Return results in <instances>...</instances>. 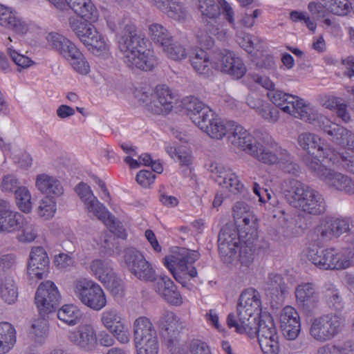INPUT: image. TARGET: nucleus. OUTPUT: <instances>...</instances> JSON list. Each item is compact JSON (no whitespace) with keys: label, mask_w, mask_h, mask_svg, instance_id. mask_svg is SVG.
Wrapping results in <instances>:
<instances>
[{"label":"nucleus","mask_w":354,"mask_h":354,"mask_svg":"<svg viewBox=\"0 0 354 354\" xmlns=\"http://www.w3.org/2000/svg\"><path fill=\"white\" fill-rule=\"evenodd\" d=\"M234 217L239 230L233 225L224 227L218 235V250L224 257L232 258L241 243L239 261L249 267L254 259L253 243L258 237L257 220L250 207L244 202H237L234 207Z\"/></svg>","instance_id":"nucleus-1"},{"label":"nucleus","mask_w":354,"mask_h":354,"mask_svg":"<svg viewBox=\"0 0 354 354\" xmlns=\"http://www.w3.org/2000/svg\"><path fill=\"white\" fill-rule=\"evenodd\" d=\"M124 263L129 270L139 279L156 281V292L167 302L174 306L183 303L182 296L174 282L167 276L156 279L154 270L140 252L135 248L126 250Z\"/></svg>","instance_id":"nucleus-2"},{"label":"nucleus","mask_w":354,"mask_h":354,"mask_svg":"<svg viewBox=\"0 0 354 354\" xmlns=\"http://www.w3.org/2000/svg\"><path fill=\"white\" fill-rule=\"evenodd\" d=\"M118 48L125 64L142 71H151L156 65V60L150 50L145 49V39L137 33L132 23H127L118 37Z\"/></svg>","instance_id":"nucleus-3"},{"label":"nucleus","mask_w":354,"mask_h":354,"mask_svg":"<svg viewBox=\"0 0 354 354\" xmlns=\"http://www.w3.org/2000/svg\"><path fill=\"white\" fill-rule=\"evenodd\" d=\"M184 104L190 120L213 139L221 140L228 136L234 126L235 122L218 117L208 106L198 99L190 98L185 100Z\"/></svg>","instance_id":"nucleus-4"},{"label":"nucleus","mask_w":354,"mask_h":354,"mask_svg":"<svg viewBox=\"0 0 354 354\" xmlns=\"http://www.w3.org/2000/svg\"><path fill=\"white\" fill-rule=\"evenodd\" d=\"M281 192L293 207L308 214L317 215L326 209L323 196L315 189L295 179L281 183Z\"/></svg>","instance_id":"nucleus-5"},{"label":"nucleus","mask_w":354,"mask_h":354,"mask_svg":"<svg viewBox=\"0 0 354 354\" xmlns=\"http://www.w3.org/2000/svg\"><path fill=\"white\" fill-rule=\"evenodd\" d=\"M265 312L261 311L260 294L253 288L245 290L240 295L236 307L237 318L233 313L227 315L226 322L230 328L243 334L247 328L258 321Z\"/></svg>","instance_id":"nucleus-6"},{"label":"nucleus","mask_w":354,"mask_h":354,"mask_svg":"<svg viewBox=\"0 0 354 354\" xmlns=\"http://www.w3.org/2000/svg\"><path fill=\"white\" fill-rule=\"evenodd\" d=\"M98 13L100 14L99 12ZM80 17V19H69L68 24L72 31L91 53L95 56L107 58L110 55V48L104 36L92 24H94L93 21Z\"/></svg>","instance_id":"nucleus-7"},{"label":"nucleus","mask_w":354,"mask_h":354,"mask_svg":"<svg viewBox=\"0 0 354 354\" xmlns=\"http://www.w3.org/2000/svg\"><path fill=\"white\" fill-rule=\"evenodd\" d=\"M268 97L276 106L290 115L309 123H317L321 127L322 117L313 106L297 95H290L279 90L270 91Z\"/></svg>","instance_id":"nucleus-8"},{"label":"nucleus","mask_w":354,"mask_h":354,"mask_svg":"<svg viewBox=\"0 0 354 354\" xmlns=\"http://www.w3.org/2000/svg\"><path fill=\"white\" fill-rule=\"evenodd\" d=\"M199 257L200 254L196 250L175 248L169 255L165 257L164 264L175 279L185 286L189 279L197 276L194 263Z\"/></svg>","instance_id":"nucleus-9"},{"label":"nucleus","mask_w":354,"mask_h":354,"mask_svg":"<svg viewBox=\"0 0 354 354\" xmlns=\"http://www.w3.org/2000/svg\"><path fill=\"white\" fill-rule=\"evenodd\" d=\"M75 192L84 203L88 213L93 214L100 221H102L111 232L118 236L124 239L126 233L121 223L109 212L94 196L91 187L84 183H79L75 187Z\"/></svg>","instance_id":"nucleus-10"},{"label":"nucleus","mask_w":354,"mask_h":354,"mask_svg":"<svg viewBox=\"0 0 354 354\" xmlns=\"http://www.w3.org/2000/svg\"><path fill=\"white\" fill-rule=\"evenodd\" d=\"M250 338L257 337L263 354H279V344L277 328L272 316L264 313L258 321L243 331Z\"/></svg>","instance_id":"nucleus-11"},{"label":"nucleus","mask_w":354,"mask_h":354,"mask_svg":"<svg viewBox=\"0 0 354 354\" xmlns=\"http://www.w3.org/2000/svg\"><path fill=\"white\" fill-rule=\"evenodd\" d=\"M321 119V128L330 136L331 141L348 151L342 153L340 158L342 166L354 174V133L344 127L332 122L326 117H322Z\"/></svg>","instance_id":"nucleus-12"},{"label":"nucleus","mask_w":354,"mask_h":354,"mask_svg":"<svg viewBox=\"0 0 354 354\" xmlns=\"http://www.w3.org/2000/svg\"><path fill=\"white\" fill-rule=\"evenodd\" d=\"M250 155L263 164L279 165L286 173L297 171V165L292 162L288 152L272 140L255 144Z\"/></svg>","instance_id":"nucleus-13"},{"label":"nucleus","mask_w":354,"mask_h":354,"mask_svg":"<svg viewBox=\"0 0 354 354\" xmlns=\"http://www.w3.org/2000/svg\"><path fill=\"white\" fill-rule=\"evenodd\" d=\"M71 288L74 297L89 309L100 311L107 304L104 290L100 284L91 279L78 278L73 282Z\"/></svg>","instance_id":"nucleus-14"},{"label":"nucleus","mask_w":354,"mask_h":354,"mask_svg":"<svg viewBox=\"0 0 354 354\" xmlns=\"http://www.w3.org/2000/svg\"><path fill=\"white\" fill-rule=\"evenodd\" d=\"M133 330L137 354H158L157 332L149 318L144 316L136 318L133 324Z\"/></svg>","instance_id":"nucleus-15"},{"label":"nucleus","mask_w":354,"mask_h":354,"mask_svg":"<svg viewBox=\"0 0 354 354\" xmlns=\"http://www.w3.org/2000/svg\"><path fill=\"white\" fill-rule=\"evenodd\" d=\"M100 322L120 343L127 344L131 339V333L126 319L116 308H108L100 315Z\"/></svg>","instance_id":"nucleus-16"},{"label":"nucleus","mask_w":354,"mask_h":354,"mask_svg":"<svg viewBox=\"0 0 354 354\" xmlns=\"http://www.w3.org/2000/svg\"><path fill=\"white\" fill-rule=\"evenodd\" d=\"M88 270L112 294L118 295L122 291V281L116 275L111 261L101 259H93L88 264Z\"/></svg>","instance_id":"nucleus-17"},{"label":"nucleus","mask_w":354,"mask_h":354,"mask_svg":"<svg viewBox=\"0 0 354 354\" xmlns=\"http://www.w3.org/2000/svg\"><path fill=\"white\" fill-rule=\"evenodd\" d=\"M342 319L335 315H327L312 320L309 333L310 336L320 342L332 339L342 329Z\"/></svg>","instance_id":"nucleus-18"},{"label":"nucleus","mask_w":354,"mask_h":354,"mask_svg":"<svg viewBox=\"0 0 354 354\" xmlns=\"http://www.w3.org/2000/svg\"><path fill=\"white\" fill-rule=\"evenodd\" d=\"M215 182L231 193L243 192L245 186L238 174L230 167L217 162H211L207 168Z\"/></svg>","instance_id":"nucleus-19"},{"label":"nucleus","mask_w":354,"mask_h":354,"mask_svg":"<svg viewBox=\"0 0 354 354\" xmlns=\"http://www.w3.org/2000/svg\"><path fill=\"white\" fill-rule=\"evenodd\" d=\"M216 70L227 74L234 79L242 78L247 72L242 59L234 52L223 49L216 52Z\"/></svg>","instance_id":"nucleus-20"},{"label":"nucleus","mask_w":354,"mask_h":354,"mask_svg":"<svg viewBox=\"0 0 354 354\" xmlns=\"http://www.w3.org/2000/svg\"><path fill=\"white\" fill-rule=\"evenodd\" d=\"M299 145L305 151L311 153L316 151L317 156L328 160L335 165L339 162V156L318 136L311 133H303L298 137Z\"/></svg>","instance_id":"nucleus-21"},{"label":"nucleus","mask_w":354,"mask_h":354,"mask_svg":"<svg viewBox=\"0 0 354 354\" xmlns=\"http://www.w3.org/2000/svg\"><path fill=\"white\" fill-rule=\"evenodd\" d=\"M68 339L73 346L84 351H92L97 344L95 328L91 323L81 324L69 331Z\"/></svg>","instance_id":"nucleus-22"},{"label":"nucleus","mask_w":354,"mask_h":354,"mask_svg":"<svg viewBox=\"0 0 354 354\" xmlns=\"http://www.w3.org/2000/svg\"><path fill=\"white\" fill-rule=\"evenodd\" d=\"M59 292L51 281H45L39 284L35 294V304L40 314L53 311L59 301Z\"/></svg>","instance_id":"nucleus-23"},{"label":"nucleus","mask_w":354,"mask_h":354,"mask_svg":"<svg viewBox=\"0 0 354 354\" xmlns=\"http://www.w3.org/2000/svg\"><path fill=\"white\" fill-rule=\"evenodd\" d=\"M49 258L45 249L41 246L31 248L27 264V274L30 280L37 281L47 275Z\"/></svg>","instance_id":"nucleus-24"},{"label":"nucleus","mask_w":354,"mask_h":354,"mask_svg":"<svg viewBox=\"0 0 354 354\" xmlns=\"http://www.w3.org/2000/svg\"><path fill=\"white\" fill-rule=\"evenodd\" d=\"M354 227V219L351 216L326 218L317 227L318 232L326 239L338 238L344 233H350Z\"/></svg>","instance_id":"nucleus-25"},{"label":"nucleus","mask_w":354,"mask_h":354,"mask_svg":"<svg viewBox=\"0 0 354 354\" xmlns=\"http://www.w3.org/2000/svg\"><path fill=\"white\" fill-rule=\"evenodd\" d=\"M198 8L203 16L209 19H216L221 15V10L233 28H235V17L233 8L226 0H198Z\"/></svg>","instance_id":"nucleus-26"},{"label":"nucleus","mask_w":354,"mask_h":354,"mask_svg":"<svg viewBox=\"0 0 354 354\" xmlns=\"http://www.w3.org/2000/svg\"><path fill=\"white\" fill-rule=\"evenodd\" d=\"M56 8L63 10L69 7L78 17L96 21L99 17L98 10L92 0H48Z\"/></svg>","instance_id":"nucleus-27"},{"label":"nucleus","mask_w":354,"mask_h":354,"mask_svg":"<svg viewBox=\"0 0 354 354\" xmlns=\"http://www.w3.org/2000/svg\"><path fill=\"white\" fill-rule=\"evenodd\" d=\"M279 324L284 337L290 340L295 339L301 330L299 313L292 306L284 307L279 314Z\"/></svg>","instance_id":"nucleus-28"},{"label":"nucleus","mask_w":354,"mask_h":354,"mask_svg":"<svg viewBox=\"0 0 354 354\" xmlns=\"http://www.w3.org/2000/svg\"><path fill=\"white\" fill-rule=\"evenodd\" d=\"M45 39L50 49L56 52L65 60L79 49L75 43L57 32H48L45 36Z\"/></svg>","instance_id":"nucleus-29"},{"label":"nucleus","mask_w":354,"mask_h":354,"mask_svg":"<svg viewBox=\"0 0 354 354\" xmlns=\"http://www.w3.org/2000/svg\"><path fill=\"white\" fill-rule=\"evenodd\" d=\"M20 214L14 210L10 201L0 198V233L11 234L20 227Z\"/></svg>","instance_id":"nucleus-30"},{"label":"nucleus","mask_w":354,"mask_h":354,"mask_svg":"<svg viewBox=\"0 0 354 354\" xmlns=\"http://www.w3.org/2000/svg\"><path fill=\"white\" fill-rule=\"evenodd\" d=\"M295 295L297 304L306 310L313 309L319 301V292L313 283H299L295 288Z\"/></svg>","instance_id":"nucleus-31"},{"label":"nucleus","mask_w":354,"mask_h":354,"mask_svg":"<svg viewBox=\"0 0 354 354\" xmlns=\"http://www.w3.org/2000/svg\"><path fill=\"white\" fill-rule=\"evenodd\" d=\"M228 141L234 147L239 148L247 153H251L257 143L254 137L241 125L234 123L230 133L227 136Z\"/></svg>","instance_id":"nucleus-32"},{"label":"nucleus","mask_w":354,"mask_h":354,"mask_svg":"<svg viewBox=\"0 0 354 354\" xmlns=\"http://www.w3.org/2000/svg\"><path fill=\"white\" fill-rule=\"evenodd\" d=\"M334 248L319 249L309 247L304 250L307 259L315 267L323 270H333V257Z\"/></svg>","instance_id":"nucleus-33"},{"label":"nucleus","mask_w":354,"mask_h":354,"mask_svg":"<svg viewBox=\"0 0 354 354\" xmlns=\"http://www.w3.org/2000/svg\"><path fill=\"white\" fill-rule=\"evenodd\" d=\"M306 165L320 180L329 187H333V183L342 178L344 174L324 166L316 157H311L306 160Z\"/></svg>","instance_id":"nucleus-34"},{"label":"nucleus","mask_w":354,"mask_h":354,"mask_svg":"<svg viewBox=\"0 0 354 354\" xmlns=\"http://www.w3.org/2000/svg\"><path fill=\"white\" fill-rule=\"evenodd\" d=\"M155 97L156 100L149 106L152 112L156 114H166L172 109L174 95L167 85L160 84L156 87Z\"/></svg>","instance_id":"nucleus-35"},{"label":"nucleus","mask_w":354,"mask_h":354,"mask_svg":"<svg viewBox=\"0 0 354 354\" xmlns=\"http://www.w3.org/2000/svg\"><path fill=\"white\" fill-rule=\"evenodd\" d=\"M35 185L40 193L46 196L59 197L64 194V187L59 180L46 173L36 176Z\"/></svg>","instance_id":"nucleus-36"},{"label":"nucleus","mask_w":354,"mask_h":354,"mask_svg":"<svg viewBox=\"0 0 354 354\" xmlns=\"http://www.w3.org/2000/svg\"><path fill=\"white\" fill-rule=\"evenodd\" d=\"M194 71L200 75L207 76L216 70V53L210 57L205 51H197L191 60Z\"/></svg>","instance_id":"nucleus-37"},{"label":"nucleus","mask_w":354,"mask_h":354,"mask_svg":"<svg viewBox=\"0 0 354 354\" xmlns=\"http://www.w3.org/2000/svg\"><path fill=\"white\" fill-rule=\"evenodd\" d=\"M167 153L181 167L189 168L193 162V156L191 149L187 146L173 147L170 145L165 146Z\"/></svg>","instance_id":"nucleus-38"},{"label":"nucleus","mask_w":354,"mask_h":354,"mask_svg":"<svg viewBox=\"0 0 354 354\" xmlns=\"http://www.w3.org/2000/svg\"><path fill=\"white\" fill-rule=\"evenodd\" d=\"M17 342L15 327L8 322L0 323V354L9 352Z\"/></svg>","instance_id":"nucleus-39"},{"label":"nucleus","mask_w":354,"mask_h":354,"mask_svg":"<svg viewBox=\"0 0 354 354\" xmlns=\"http://www.w3.org/2000/svg\"><path fill=\"white\" fill-rule=\"evenodd\" d=\"M148 35L151 41L162 49L169 41H173L174 37L163 25L152 23L148 26Z\"/></svg>","instance_id":"nucleus-40"},{"label":"nucleus","mask_w":354,"mask_h":354,"mask_svg":"<svg viewBox=\"0 0 354 354\" xmlns=\"http://www.w3.org/2000/svg\"><path fill=\"white\" fill-rule=\"evenodd\" d=\"M0 149L5 154L13 155V159L15 162L21 168L27 169L31 166L32 158L28 153L20 151L16 145L6 143L1 137Z\"/></svg>","instance_id":"nucleus-41"},{"label":"nucleus","mask_w":354,"mask_h":354,"mask_svg":"<svg viewBox=\"0 0 354 354\" xmlns=\"http://www.w3.org/2000/svg\"><path fill=\"white\" fill-rule=\"evenodd\" d=\"M6 46L8 55L17 66V70L19 71L27 70L35 64V61L32 60V58L26 55L19 53L12 44V39L11 37H8Z\"/></svg>","instance_id":"nucleus-42"},{"label":"nucleus","mask_w":354,"mask_h":354,"mask_svg":"<svg viewBox=\"0 0 354 354\" xmlns=\"http://www.w3.org/2000/svg\"><path fill=\"white\" fill-rule=\"evenodd\" d=\"M49 335V323L44 317H38L32 320L29 336L30 339L37 344H43Z\"/></svg>","instance_id":"nucleus-43"},{"label":"nucleus","mask_w":354,"mask_h":354,"mask_svg":"<svg viewBox=\"0 0 354 354\" xmlns=\"http://www.w3.org/2000/svg\"><path fill=\"white\" fill-rule=\"evenodd\" d=\"M15 202L18 209L24 213L30 214L33 208V200L31 192L26 186H20L15 190Z\"/></svg>","instance_id":"nucleus-44"},{"label":"nucleus","mask_w":354,"mask_h":354,"mask_svg":"<svg viewBox=\"0 0 354 354\" xmlns=\"http://www.w3.org/2000/svg\"><path fill=\"white\" fill-rule=\"evenodd\" d=\"M57 317L63 323L73 326L80 322L82 312L76 305L65 304L57 310Z\"/></svg>","instance_id":"nucleus-45"},{"label":"nucleus","mask_w":354,"mask_h":354,"mask_svg":"<svg viewBox=\"0 0 354 354\" xmlns=\"http://www.w3.org/2000/svg\"><path fill=\"white\" fill-rule=\"evenodd\" d=\"M354 253L348 249L334 248L333 270H345L351 266Z\"/></svg>","instance_id":"nucleus-46"},{"label":"nucleus","mask_w":354,"mask_h":354,"mask_svg":"<svg viewBox=\"0 0 354 354\" xmlns=\"http://www.w3.org/2000/svg\"><path fill=\"white\" fill-rule=\"evenodd\" d=\"M0 297L8 304H14L18 297V291L15 280L12 277L1 278Z\"/></svg>","instance_id":"nucleus-47"},{"label":"nucleus","mask_w":354,"mask_h":354,"mask_svg":"<svg viewBox=\"0 0 354 354\" xmlns=\"http://www.w3.org/2000/svg\"><path fill=\"white\" fill-rule=\"evenodd\" d=\"M66 61L75 72L82 76H86L91 73L90 63L80 48Z\"/></svg>","instance_id":"nucleus-48"},{"label":"nucleus","mask_w":354,"mask_h":354,"mask_svg":"<svg viewBox=\"0 0 354 354\" xmlns=\"http://www.w3.org/2000/svg\"><path fill=\"white\" fill-rule=\"evenodd\" d=\"M208 30L211 35H216L220 39L224 38L227 34V29H219L207 25L206 30H198L196 34L198 43L205 48H210L214 44V40L211 35L207 32Z\"/></svg>","instance_id":"nucleus-49"},{"label":"nucleus","mask_w":354,"mask_h":354,"mask_svg":"<svg viewBox=\"0 0 354 354\" xmlns=\"http://www.w3.org/2000/svg\"><path fill=\"white\" fill-rule=\"evenodd\" d=\"M159 326L168 334L178 333L184 328V324L172 312L165 313L158 322Z\"/></svg>","instance_id":"nucleus-50"},{"label":"nucleus","mask_w":354,"mask_h":354,"mask_svg":"<svg viewBox=\"0 0 354 354\" xmlns=\"http://www.w3.org/2000/svg\"><path fill=\"white\" fill-rule=\"evenodd\" d=\"M55 198L56 197L45 196L39 201L37 212L41 218L49 220L54 217L57 212V202Z\"/></svg>","instance_id":"nucleus-51"},{"label":"nucleus","mask_w":354,"mask_h":354,"mask_svg":"<svg viewBox=\"0 0 354 354\" xmlns=\"http://www.w3.org/2000/svg\"><path fill=\"white\" fill-rule=\"evenodd\" d=\"M165 56L171 60L180 62L187 57V50L184 46L178 43L169 41L161 49Z\"/></svg>","instance_id":"nucleus-52"},{"label":"nucleus","mask_w":354,"mask_h":354,"mask_svg":"<svg viewBox=\"0 0 354 354\" xmlns=\"http://www.w3.org/2000/svg\"><path fill=\"white\" fill-rule=\"evenodd\" d=\"M165 15L169 18L180 23L185 21L189 17L187 8L179 0H173L171 1V4L169 6Z\"/></svg>","instance_id":"nucleus-53"},{"label":"nucleus","mask_w":354,"mask_h":354,"mask_svg":"<svg viewBox=\"0 0 354 354\" xmlns=\"http://www.w3.org/2000/svg\"><path fill=\"white\" fill-rule=\"evenodd\" d=\"M317 354H354V342H347L343 345L328 344L320 346Z\"/></svg>","instance_id":"nucleus-54"},{"label":"nucleus","mask_w":354,"mask_h":354,"mask_svg":"<svg viewBox=\"0 0 354 354\" xmlns=\"http://www.w3.org/2000/svg\"><path fill=\"white\" fill-rule=\"evenodd\" d=\"M268 290L276 297L283 295L288 292V288L281 275L272 273L269 275L267 283Z\"/></svg>","instance_id":"nucleus-55"},{"label":"nucleus","mask_w":354,"mask_h":354,"mask_svg":"<svg viewBox=\"0 0 354 354\" xmlns=\"http://www.w3.org/2000/svg\"><path fill=\"white\" fill-rule=\"evenodd\" d=\"M260 39L250 33L245 32H239L236 33V42L239 45L247 51L252 53L257 48Z\"/></svg>","instance_id":"nucleus-56"},{"label":"nucleus","mask_w":354,"mask_h":354,"mask_svg":"<svg viewBox=\"0 0 354 354\" xmlns=\"http://www.w3.org/2000/svg\"><path fill=\"white\" fill-rule=\"evenodd\" d=\"M329 2L324 0L312 1L308 4L310 13L317 18H324L330 12Z\"/></svg>","instance_id":"nucleus-57"},{"label":"nucleus","mask_w":354,"mask_h":354,"mask_svg":"<svg viewBox=\"0 0 354 354\" xmlns=\"http://www.w3.org/2000/svg\"><path fill=\"white\" fill-rule=\"evenodd\" d=\"M37 236V226L32 223L26 222L21 226L17 238L21 243H31L35 240Z\"/></svg>","instance_id":"nucleus-58"},{"label":"nucleus","mask_w":354,"mask_h":354,"mask_svg":"<svg viewBox=\"0 0 354 354\" xmlns=\"http://www.w3.org/2000/svg\"><path fill=\"white\" fill-rule=\"evenodd\" d=\"M264 121L269 123H276L279 119V111L268 102L265 104L256 113Z\"/></svg>","instance_id":"nucleus-59"},{"label":"nucleus","mask_w":354,"mask_h":354,"mask_svg":"<svg viewBox=\"0 0 354 354\" xmlns=\"http://www.w3.org/2000/svg\"><path fill=\"white\" fill-rule=\"evenodd\" d=\"M325 297L328 304L335 309H340L342 306L339 292L333 284L326 286Z\"/></svg>","instance_id":"nucleus-60"},{"label":"nucleus","mask_w":354,"mask_h":354,"mask_svg":"<svg viewBox=\"0 0 354 354\" xmlns=\"http://www.w3.org/2000/svg\"><path fill=\"white\" fill-rule=\"evenodd\" d=\"M17 15L12 8L0 4V26L8 29Z\"/></svg>","instance_id":"nucleus-61"},{"label":"nucleus","mask_w":354,"mask_h":354,"mask_svg":"<svg viewBox=\"0 0 354 354\" xmlns=\"http://www.w3.org/2000/svg\"><path fill=\"white\" fill-rule=\"evenodd\" d=\"M336 190L343 192L347 194H354V180L347 175L343 174L337 182L333 183L332 187Z\"/></svg>","instance_id":"nucleus-62"},{"label":"nucleus","mask_w":354,"mask_h":354,"mask_svg":"<svg viewBox=\"0 0 354 354\" xmlns=\"http://www.w3.org/2000/svg\"><path fill=\"white\" fill-rule=\"evenodd\" d=\"M30 28L31 24L20 17L17 14L8 30H12L17 35H24L30 31Z\"/></svg>","instance_id":"nucleus-63"},{"label":"nucleus","mask_w":354,"mask_h":354,"mask_svg":"<svg viewBox=\"0 0 354 354\" xmlns=\"http://www.w3.org/2000/svg\"><path fill=\"white\" fill-rule=\"evenodd\" d=\"M324 30L333 37H340L343 35L339 24L335 19L326 18L323 20Z\"/></svg>","instance_id":"nucleus-64"}]
</instances>
